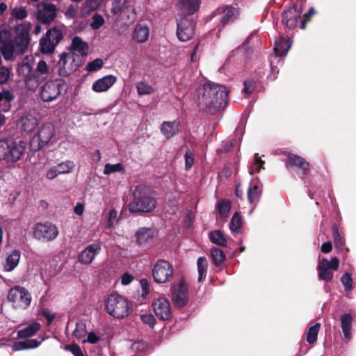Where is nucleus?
I'll list each match as a JSON object with an SVG mask.
<instances>
[{"instance_id": "nucleus-61", "label": "nucleus", "mask_w": 356, "mask_h": 356, "mask_svg": "<svg viewBox=\"0 0 356 356\" xmlns=\"http://www.w3.org/2000/svg\"><path fill=\"white\" fill-rule=\"evenodd\" d=\"M140 319L144 323L149 325L152 327L154 326L156 323V320L152 314H142Z\"/></svg>"}, {"instance_id": "nucleus-29", "label": "nucleus", "mask_w": 356, "mask_h": 356, "mask_svg": "<svg viewBox=\"0 0 356 356\" xmlns=\"http://www.w3.org/2000/svg\"><path fill=\"white\" fill-rule=\"evenodd\" d=\"M41 328V324L38 322H33L24 328L17 332V337L26 339L34 336Z\"/></svg>"}, {"instance_id": "nucleus-4", "label": "nucleus", "mask_w": 356, "mask_h": 356, "mask_svg": "<svg viewBox=\"0 0 356 356\" xmlns=\"http://www.w3.org/2000/svg\"><path fill=\"white\" fill-rule=\"evenodd\" d=\"M26 148V143L12 140H0V160L15 163L21 159Z\"/></svg>"}, {"instance_id": "nucleus-24", "label": "nucleus", "mask_w": 356, "mask_h": 356, "mask_svg": "<svg viewBox=\"0 0 356 356\" xmlns=\"http://www.w3.org/2000/svg\"><path fill=\"white\" fill-rule=\"evenodd\" d=\"M117 78L113 75L105 76L95 81L92 86V89L97 92L107 91L115 82Z\"/></svg>"}, {"instance_id": "nucleus-32", "label": "nucleus", "mask_w": 356, "mask_h": 356, "mask_svg": "<svg viewBox=\"0 0 356 356\" xmlns=\"http://www.w3.org/2000/svg\"><path fill=\"white\" fill-rule=\"evenodd\" d=\"M20 256L18 250H13L6 259L5 270L10 272L14 270L19 264Z\"/></svg>"}, {"instance_id": "nucleus-13", "label": "nucleus", "mask_w": 356, "mask_h": 356, "mask_svg": "<svg viewBox=\"0 0 356 356\" xmlns=\"http://www.w3.org/2000/svg\"><path fill=\"white\" fill-rule=\"evenodd\" d=\"M16 47L9 30L0 31V52L6 60L13 59Z\"/></svg>"}, {"instance_id": "nucleus-8", "label": "nucleus", "mask_w": 356, "mask_h": 356, "mask_svg": "<svg viewBox=\"0 0 356 356\" xmlns=\"http://www.w3.org/2000/svg\"><path fill=\"white\" fill-rule=\"evenodd\" d=\"M31 24L28 22L17 24L14 28L15 35L13 38L17 53L23 54L30 44V30Z\"/></svg>"}, {"instance_id": "nucleus-50", "label": "nucleus", "mask_w": 356, "mask_h": 356, "mask_svg": "<svg viewBox=\"0 0 356 356\" xmlns=\"http://www.w3.org/2000/svg\"><path fill=\"white\" fill-rule=\"evenodd\" d=\"M136 89L139 95H149L153 92V88L146 82L140 81L136 84Z\"/></svg>"}, {"instance_id": "nucleus-10", "label": "nucleus", "mask_w": 356, "mask_h": 356, "mask_svg": "<svg viewBox=\"0 0 356 356\" xmlns=\"http://www.w3.org/2000/svg\"><path fill=\"white\" fill-rule=\"evenodd\" d=\"M33 237L42 241H51L58 235L57 227L49 222H38L33 227Z\"/></svg>"}, {"instance_id": "nucleus-23", "label": "nucleus", "mask_w": 356, "mask_h": 356, "mask_svg": "<svg viewBox=\"0 0 356 356\" xmlns=\"http://www.w3.org/2000/svg\"><path fill=\"white\" fill-rule=\"evenodd\" d=\"M201 3V0H179L177 6L182 17H187L197 12Z\"/></svg>"}, {"instance_id": "nucleus-16", "label": "nucleus", "mask_w": 356, "mask_h": 356, "mask_svg": "<svg viewBox=\"0 0 356 356\" xmlns=\"http://www.w3.org/2000/svg\"><path fill=\"white\" fill-rule=\"evenodd\" d=\"M302 10L298 4L293 3L282 13V22L289 29H294L301 18Z\"/></svg>"}, {"instance_id": "nucleus-41", "label": "nucleus", "mask_w": 356, "mask_h": 356, "mask_svg": "<svg viewBox=\"0 0 356 356\" xmlns=\"http://www.w3.org/2000/svg\"><path fill=\"white\" fill-rule=\"evenodd\" d=\"M25 67L29 70V74L27 75V78L30 81H34L38 85L43 82L45 79H47V76L44 74H40L37 73V71L32 70L31 65L29 63L25 65Z\"/></svg>"}, {"instance_id": "nucleus-63", "label": "nucleus", "mask_w": 356, "mask_h": 356, "mask_svg": "<svg viewBox=\"0 0 356 356\" xmlns=\"http://www.w3.org/2000/svg\"><path fill=\"white\" fill-rule=\"evenodd\" d=\"M265 164V161H263L261 157L259 156V154H254V165L255 166V170L259 172L261 169H264Z\"/></svg>"}, {"instance_id": "nucleus-14", "label": "nucleus", "mask_w": 356, "mask_h": 356, "mask_svg": "<svg viewBox=\"0 0 356 356\" xmlns=\"http://www.w3.org/2000/svg\"><path fill=\"white\" fill-rule=\"evenodd\" d=\"M171 298L176 307L182 308L187 305L188 302V289L184 280H181L178 284H174L171 287Z\"/></svg>"}, {"instance_id": "nucleus-62", "label": "nucleus", "mask_w": 356, "mask_h": 356, "mask_svg": "<svg viewBox=\"0 0 356 356\" xmlns=\"http://www.w3.org/2000/svg\"><path fill=\"white\" fill-rule=\"evenodd\" d=\"M78 8L74 5H70L65 13V15L68 19H74L76 17Z\"/></svg>"}, {"instance_id": "nucleus-33", "label": "nucleus", "mask_w": 356, "mask_h": 356, "mask_svg": "<svg viewBox=\"0 0 356 356\" xmlns=\"http://www.w3.org/2000/svg\"><path fill=\"white\" fill-rule=\"evenodd\" d=\"M231 207L232 202L227 199L219 200L216 205V209L219 211L220 218L223 220H226L228 218Z\"/></svg>"}, {"instance_id": "nucleus-30", "label": "nucleus", "mask_w": 356, "mask_h": 356, "mask_svg": "<svg viewBox=\"0 0 356 356\" xmlns=\"http://www.w3.org/2000/svg\"><path fill=\"white\" fill-rule=\"evenodd\" d=\"M154 232L152 229L141 227L140 228L136 234V241L138 245H143L147 243L149 240H152L154 237Z\"/></svg>"}, {"instance_id": "nucleus-28", "label": "nucleus", "mask_w": 356, "mask_h": 356, "mask_svg": "<svg viewBox=\"0 0 356 356\" xmlns=\"http://www.w3.org/2000/svg\"><path fill=\"white\" fill-rule=\"evenodd\" d=\"M341 327L342 329L344 337L346 339H350L352 337V325L353 318L352 314L350 313L342 314L340 317Z\"/></svg>"}, {"instance_id": "nucleus-17", "label": "nucleus", "mask_w": 356, "mask_h": 356, "mask_svg": "<svg viewBox=\"0 0 356 356\" xmlns=\"http://www.w3.org/2000/svg\"><path fill=\"white\" fill-rule=\"evenodd\" d=\"M56 6L53 3H42L35 13V17L38 22L44 24H49L57 16Z\"/></svg>"}, {"instance_id": "nucleus-52", "label": "nucleus", "mask_w": 356, "mask_h": 356, "mask_svg": "<svg viewBox=\"0 0 356 356\" xmlns=\"http://www.w3.org/2000/svg\"><path fill=\"white\" fill-rule=\"evenodd\" d=\"M2 101L6 102L8 104L7 108L2 109L4 112H8L11 108L10 102L15 99L14 95L8 90H3L1 92Z\"/></svg>"}, {"instance_id": "nucleus-34", "label": "nucleus", "mask_w": 356, "mask_h": 356, "mask_svg": "<svg viewBox=\"0 0 356 356\" xmlns=\"http://www.w3.org/2000/svg\"><path fill=\"white\" fill-rule=\"evenodd\" d=\"M211 243L221 247H225L227 245V239L223 232L220 229L212 231L209 234Z\"/></svg>"}, {"instance_id": "nucleus-20", "label": "nucleus", "mask_w": 356, "mask_h": 356, "mask_svg": "<svg viewBox=\"0 0 356 356\" xmlns=\"http://www.w3.org/2000/svg\"><path fill=\"white\" fill-rule=\"evenodd\" d=\"M285 165L288 169L292 167H296L300 169L302 172V178L307 175L310 170L309 163L302 156L293 154H288L287 159L285 161Z\"/></svg>"}, {"instance_id": "nucleus-64", "label": "nucleus", "mask_w": 356, "mask_h": 356, "mask_svg": "<svg viewBox=\"0 0 356 356\" xmlns=\"http://www.w3.org/2000/svg\"><path fill=\"white\" fill-rule=\"evenodd\" d=\"M142 289V296H146L149 293V284L146 279H142L140 281Z\"/></svg>"}, {"instance_id": "nucleus-15", "label": "nucleus", "mask_w": 356, "mask_h": 356, "mask_svg": "<svg viewBox=\"0 0 356 356\" xmlns=\"http://www.w3.org/2000/svg\"><path fill=\"white\" fill-rule=\"evenodd\" d=\"M177 35L180 41L186 42L193 38L195 34V22L186 17L177 19Z\"/></svg>"}, {"instance_id": "nucleus-37", "label": "nucleus", "mask_w": 356, "mask_h": 356, "mask_svg": "<svg viewBox=\"0 0 356 356\" xmlns=\"http://www.w3.org/2000/svg\"><path fill=\"white\" fill-rule=\"evenodd\" d=\"M198 270V282H202L205 279L208 268V262L204 257H200L197 261Z\"/></svg>"}, {"instance_id": "nucleus-19", "label": "nucleus", "mask_w": 356, "mask_h": 356, "mask_svg": "<svg viewBox=\"0 0 356 356\" xmlns=\"http://www.w3.org/2000/svg\"><path fill=\"white\" fill-rule=\"evenodd\" d=\"M75 60L74 56L70 53L63 52L60 54V60L58 63V72L60 76L67 77L74 72L76 65H74Z\"/></svg>"}, {"instance_id": "nucleus-43", "label": "nucleus", "mask_w": 356, "mask_h": 356, "mask_svg": "<svg viewBox=\"0 0 356 356\" xmlns=\"http://www.w3.org/2000/svg\"><path fill=\"white\" fill-rule=\"evenodd\" d=\"M242 226V219L239 212H235L229 222V229L235 233H238Z\"/></svg>"}, {"instance_id": "nucleus-6", "label": "nucleus", "mask_w": 356, "mask_h": 356, "mask_svg": "<svg viewBox=\"0 0 356 356\" xmlns=\"http://www.w3.org/2000/svg\"><path fill=\"white\" fill-rule=\"evenodd\" d=\"M7 298L12 303L13 307L19 310L26 309L32 300L29 291L26 288L19 285H16L9 290Z\"/></svg>"}, {"instance_id": "nucleus-35", "label": "nucleus", "mask_w": 356, "mask_h": 356, "mask_svg": "<svg viewBox=\"0 0 356 356\" xmlns=\"http://www.w3.org/2000/svg\"><path fill=\"white\" fill-rule=\"evenodd\" d=\"M149 36V29L147 26L137 24L133 34V38L136 42L142 43L145 42Z\"/></svg>"}, {"instance_id": "nucleus-44", "label": "nucleus", "mask_w": 356, "mask_h": 356, "mask_svg": "<svg viewBox=\"0 0 356 356\" xmlns=\"http://www.w3.org/2000/svg\"><path fill=\"white\" fill-rule=\"evenodd\" d=\"M86 324L83 321H79L76 323V327L73 331V336L77 339H81L86 334Z\"/></svg>"}, {"instance_id": "nucleus-31", "label": "nucleus", "mask_w": 356, "mask_h": 356, "mask_svg": "<svg viewBox=\"0 0 356 356\" xmlns=\"http://www.w3.org/2000/svg\"><path fill=\"white\" fill-rule=\"evenodd\" d=\"M70 49L73 51H77L81 56H86L88 51V44L83 41V40L79 37L75 36L73 38Z\"/></svg>"}, {"instance_id": "nucleus-26", "label": "nucleus", "mask_w": 356, "mask_h": 356, "mask_svg": "<svg viewBox=\"0 0 356 356\" xmlns=\"http://www.w3.org/2000/svg\"><path fill=\"white\" fill-rule=\"evenodd\" d=\"M44 340L43 338H42L40 341L34 339H26L23 341H16L13 343L12 346V349L14 351H18L22 350H26V349H33L38 347L41 342Z\"/></svg>"}, {"instance_id": "nucleus-59", "label": "nucleus", "mask_w": 356, "mask_h": 356, "mask_svg": "<svg viewBox=\"0 0 356 356\" xmlns=\"http://www.w3.org/2000/svg\"><path fill=\"white\" fill-rule=\"evenodd\" d=\"M35 70L37 71V73L44 74L47 76L49 72V67L44 60H40L37 64Z\"/></svg>"}, {"instance_id": "nucleus-49", "label": "nucleus", "mask_w": 356, "mask_h": 356, "mask_svg": "<svg viewBox=\"0 0 356 356\" xmlns=\"http://www.w3.org/2000/svg\"><path fill=\"white\" fill-rule=\"evenodd\" d=\"M124 172V168L122 163H118L116 164L106 163L104 166V174L109 175L113 172Z\"/></svg>"}, {"instance_id": "nucleus-12", "label": "nucleus", "mask_w": 356, "mask_h": 356, "mask_svg": "<svg viewBox=\"0 0 356 356\" xmlns=\"http://www.w3.org/2000/svg\"><path fill=\"white\" fill-rule=\"evenodd\" d=\"M154 280L159 284L169 282L173 277V268L170 263L165 260H159L152 269Z\"/></svg>"}, {"instance_id": "nucleus-9", "label": "nucleus", "mask_w": 356, "mask_h": 356, "mask_svg": "<svg viewBox=\"0 0 356 356\" xmlns=\"http://www.w3.org/2000/svg\"><path fill=\"white\" fill-rule=\"evenodd\" d=\"M63 38V32L60 29L53 27L49 29L46 34L40 40V51L42 54L52 53Z\"/></svg>"}, {"instance_id": "nucleus-38", "label": "nucleus", "mask_w": 356, "mask_h": 356, "mask_svg": "<svg viewBox=\"0 0 356 356\" xmlns=\"http://www.w3.org/2000/svg\"><path fill=\"white\" fill-rule=\"evenodd\" d=\"M261 189L259 186L255 184H250L248 189V198L250 203H254L259 201L261 195Z\"/></svg>"}, {"instance_id": "nucleus-27", "label": "nucleus", "mask_w": 356, "mask_h": 356, "mask_svg": "<svg viewBox=\"0 0 356 356\" xmlns=\"http://www.w3.org/2000/svg\"><path fill=\"white\" fill-rule=\"evenodd\" d=\"M37 125L38 120L32 115H26L20 118L19 127L23 132H31Z\"/></svg>"}, {"instance_id": "nucleus-58", "label": "nucleus", "mask_w": 356, "mask_h": 356, "mask_svg": "<svg viewBox=\"0 0 356 356\" xmlns=\"http://www.w3.org/2000/svg\"><path fill=\"white\" fill-rule=\"evenodd\" d=\"M10 70L4 66L0 67V84H4L8 82L10 79Z\"/></svg>"}, {"instance_id": "nucleus-54", "label": "nucleus", "mask_w": 356, "mask_h": 356, "mask_svg": "<svg viewBox=\"0 0 356 356\" xmlns=\"http://www.w3.org/2000/svg\"><path fill=\"white\" fill-rule=\"evenodd\" d=\"M315 14H316L315 9L313 7L310 8L309 10H308V12L303 15V19L301 20V22H300V29H306L307 23L311 20L312 16H314Z\"/></svg>"}, {"instance_id": "nucleus-53", "label": "nucleus", "mask_w": 356, "mask_h": 356, "mask_svg": "<svg viewBox=\"0 0 356 356\" xmlns=\"http://www.w3.org/2000/svg\"><path fill=\"white\" fill-rule=\"evenodd\" d=\"M341 282L346 291H350L353 288V279L351 274L346 272L341 277Z\"/></svg>"}, {"instance_id": "nucleus-56", "label": "nucleus", "mask_w": 356, "mask_h": 356, "mask_svg": "<svg viewBox=\"0 0 356 356\" xmlns=\"http://www.w3.org/2000/svg\"><path fill=\"white\" fill-rule=\"evenodd\" d=\"M102 0H86L84 6L88 8V12L95 11L101 6Z\"/></svg>"}, {"instance_id": "nucleus-21", "label": "nucleus", "mask_w": 356, "mask_h": 356, "mask_svg": "<svg viewBox=\"0 0 356 356\" xmlns=\"http://www.w3.org/2000/svg\"><path fill=\"white\" fill-rule=\"evenodd\" d=\"M219 10H221L220 13L221 14L220 24H219V31H221L227 24L229 23H232L234 22L239 16V11L236 8L232 6H225L219 8Z\"/></svg>"}, {"instance_id": "nucleus-3", "label": "nucleus", "mask_w": 356, "mask_h": 356, "mask_svg": "<svg viewBox=\"0 0 356 356\" xmlns=\"http://www.w3.org/2000/svg\"><path fill=\"white\" fill-rule=\"evenodd\" d=\"M132 302L126 297L118 293L108 295L105 301L106 312L115 318L122 319L128 316L132 312Z\"/></svg>"}, {"instance_id": "nucleus-25", "label": "nucleus", "mask_w": 356, "mask_h": 356, "mask_svg": "<svg viewBox=\"0 0 356 356\" xmlns=\"http://www.w3.org/2000/svg\"><path fill=\"white\" fill-rule=\"evenodd\" d=\"M179 121H164L161 125V131L167 139H170L179 134Z\"/></svg>"}, {"instance_id": "nucleus-5", "label": "nucleus", "mask_w": 356, "mask_h": 356, "mask_svg": "<svg viewBox=\"0 0 356 356\" xmlns=\"http://www.w3.org/2000/svg\"><path fill=\"white\" fill-rule=\"evenodd\" d=\"M67 85L63 79H56L47 81L42 87L40 97L43 102H50L60 95L65 93Z\"/></svg>"}, {"instance_id": "nucleus-7", "label": "nucleus", "mask_w": 356, "mask_h": 356, "mask_svg": "<svg viewBox=\"0 0 356 356\" xmlns=\"http://www.w3.org/2000/svg\"><path fill=\"white\" fill-rule=\"evenodd\" d=\"M55 134V128L51 123L43 124L30 140V148L33 152H38L46 146Z\"/></svg>"}, {"instance_id": "nucleus-36", "label": "nucleus", "mask_w": 356, "mask_h": 356, "mask_svg": "<svg viewBox=\"0 0 356 356\" xmlns=\"http://www.w3.org/2000/svg\"><path fill=\"white\" fill-rule=\"evenodd\" d=\"M321 328V323H316L309 327L305 332L306 340L309 344H314L317 341L318 334Z\"/></svg>"}, {"instance_id": "nucleus-18", "label": "nucleus", "mask_w": 356, "mask_h": 356, "mask_svg": "<svg viewBox=\"0 0 356 356\" xmlns=\"http://www.w3.org/2000/svg\"><path fill=\"white\" fill-rule=\"evenodd\" d=\"M155 315L161 321H169L172 318L170 305L165 298H159L152 303Z\"/></svg>"}, {"instance_id": "nucleus-60", "label": "nucleus", "mask_w": 356, "mask_h": 356, "mask_svg": "<svg viewBox=\"0 0 356 356\" xmlns=\"http://www.w3.org/2000/svg\"><path fill=\"white\" fill-rule=\"evenodd\" d=\"M65 348V350L70 351L74 356H84L80 346L76 343L67 345Z\"/></svg>"}, {"instance_id": "nucleus-42", "label": "nucleus", "mask_w": 356, "mask_h": 356, "mask_svg": "<svg viewBox=\"0 0 356 356\" xmlns=\"http://www.w3.org/2000/svg\"><path fill=\"white\" fill-rule=\"evenodd\" d=\"M334 244L337 248H341L345 244L344 238L340 234L338 225L334 223L332 226Z\"/></svg>"}, {"instance_id": "nucleus-2", "label": "nucleus", "mask_w": 356, "mask_h": 356, "mask_svg": "<svg viewBox=\"0 0 356 356\" xmlns=\"http://www.w3.org/2000/svg\"><path fill=\"white\" fill-rule=\"evenodd\" d=\"M156 200L150 196L144 186H138L133 193V200L129 204L131 213H150L156 207Z\"/></svg>"}, {"instance_id": "nucleus-1", "label": "nucleus", "mask_w": 356, "mask_h": 356, "mask_svg": "<svg viewBox=\"0 0 356 356\" xmlns=\"http://www.w3.org/2000/svg\"><path fill=\"white\" fill-rule=\"evenodd\" d=\"M227 102L228 91L222 85L205 83L197 90L196 103L200 111L215 114Z\"/></svg>"}, {"instance_id": "nucleus-46", "label": "nucleus", "mask_w": 356, "mask_h": 356, "mask_svg": "<svg viewBox=\"0 0 356 356\" xmlns=\"http://www.w3.org/2000/svg\"><path fill=\"white\" fill-rule=\"evenodd\" d=\"M104 23L105 20L103 16L96 13L92 16L90 26L93 30H98L104 25Z\"/></svg>"}, {"instance_id": "nucleus-55", "label": "nucleus", "mask_w": 356, "mask_h": 356, "mask_svg": "<svg viewBox=\"0 0 356 356\" xmlns=\"http://www.w3.org/2000/svg\"><path fill=\"white\" fill-rule=\"evenodd\" d=\"M184 160H185V170H189L191 169L192 166L194 164V157L192 152L190 149H187L184 154Z\"/></svg>"}, {"instance_id": "nucleus-47", "label": "nucleus", "mask_w": 356, "mask_h": 356, "mask_svg": "<svg viewBox=\"0 0 356 356\" xmlns=\"http://www.w3.org/2000/svg\"><path fill=\"white\" fill-rule=\"evenodd\" d=\"M10 15L14 19L23 20L27 17L28 12L26 7H15L11 10Z\"/></svg>"}, {"instance_id": "nucleus-40", "label": "nucleus", "mask_w": 356, "mask_h": 356, "mask_svg": "<svg viewBox=\"0 0 356 356\" xmlns=\"http://www.w3.org/2000/svg\"><path fill=\"white\" fill-rule=\"evenodd\" d=\"M211 256L213 264L216 266H220L226 258L225 252L218 248H213L211 249Z\"/></svg>"}, {"instance_id": "nucleus-51", "label": "nucleus", "mask_w": 356, "mask_h": 356, "mask_svg": "<svg viewBox=\"0 0 356 356\" xmlns=\"http://www.w3.org/2000/svg\"><path fill=\"white\" fill-rule=\"evenodd\" d=\"M104 62L100 58H96L95 60L90 62L86 65V70L88 72H96L99 70L103 66Z\"/></svg>"}, {"instance_id": "nucleus-22", "label": "nucleus", "mask_w": 356, "mask_h": 356, "mask_svg": "<svg viewBox=\"0 0 356 356\" xmlns=\"http://www.w3.org/2000/svg\"><path fill=\"white\" fill-rule=\"evenodd\" d=\"M100 251L101 245L99 243L88 245L79 253L78 260L81 264H90Z\"/></svg>"}, {"instance_id": "nucleus-11", "label": "nucleus", "mask_w": 356, "mask_h": 356, "mask_svg": "<svg viewBox=\"0 0 356 356\" xmlns=\"http://www.w3.org/2000/svg\"><path fill=\"white\" fill-rule=\"evenodd\" d=\"M339 266V261L337 257H333L331 261L326 258L319 259L317 266L318 276L319 280L328 283L333 279L334 270H337Z\"/></svg>"}, {"instance_id": "nucleus-57", "label": "nucleus", "mask_w": 356, "mask_h": 356, "mask_svg": "<svg viewBox=\"0 0 356 356\" xmlns=\"http://www.w3.org/2000/svg\"><path fill=\"white\" fill-rule=\"evenodd\" d=\"M243 85V92L247 95L251 94L256 88V82L252 79L244 81Z\"/></svg>"}, {"instance_id": "nucleus-48", "label": "nucleus", "mask_w": 356, "mask_h": 356, "mask_svg": "<svg viewBox=\"0 0 356 356\" xmlns=\"http://www.w3.org/2000/svg\"><path fill=\"white\" fill-rule=\"evenodd\" d=\"M58 174H66L70 172L74 168V164L71 161L60 163L55 166Z\"/></svg>"}, {"instance_id": "nucleus-45", "label": "nucleus", "mask_w": 356, "mask_h": 356, "mask_svg": "<svg viewBox=\"0 0 356 356\" xmlns=\"http://www.w3.org/2000/svg\"><path fill=\"white\" fill-rule=\"evenodd\" d=\"M128 0H113L111 13L113 15H118L124 11L127 8Z\"/></svg>"}, {"instance_id": "nucleus-39", "label": "nucleus", "mask_w": 356, "mask_h": 356, "mask_svg": "<svg viewBox=\"0 0 356 356\" xmlns=\"http://www.w3.org/2000/svg\"><path fill=\"white\" fill-rule=\"evenodd\" d=\"M289 48L290 45L288 41L282 38L275 42L274 51L277 56H282L286 54Z\"/></svg>"}]
</instances>
